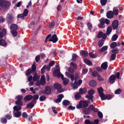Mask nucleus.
I'll return each mask as SVG.
<instances>
[{
    "label": "nucleus",
    "instance_id": "nucleus-1",
    "mask_svg": "<svg viewBox=\"0 0 124 124\" xmlns=\"http://www.w3.org/2000/svg\"><path fill=\"white\" fill-rule=\"evenodd\" d=\"M51 35L49 34L48 35L45 39V42H46L47 41V40L49 38L48 40L49 41L52 42L53 43H55L58 40V39L56 34L53 35L51 37H50Z\"/></svg>",
    "mask_w": 124,
    "mask_h": 124
},
{
    "label": "nucleus",
    "instance_id": "nucleus-2",
    "mask_svg": "<svg viewBox=\"0 0 124 124\" xmlns=\"http://www.w3.org/2000/svg\"><path fill=\"white\" fill-rule=\"evenodd\" d=\"M10 5L9 2L5 0H0V6L4 8H6Z\"/></svg>",
    "mask_w": 124,
    "mask_h": 124
},
{
    "label": "nucleus",
    "instance_id": "nucleus-3",
    "mask_svg": "<svg viewBox=\"0 0 124 124\" xmlns=\"http://www.w3.org/2000/svg\"><path fill=\"white\" fill-rule=\"evenodd\" d=\"M60 69L59 68L55 70L53 72V75L54 77H57L58 78L61 77V78H62L63 77V76L60 73Z\"/></svg>",
    "mask_w": 124,
    "mask_h": 124
},
{
    "label": "nucleus",
    "instance_id": "nucleus-4",
    "mask_svg": "<svg viewBox=\"0 0 124 124\" xmlns=\"http://www.w3.org/2000/svg\"><path fill=\"white\" fill-rule=\"evenodd\" d=\"M94 93V90L93 89H91L88 92V94L89 95H86V97L89 100H91V101L93 102V96L92 95Z\"/></svg>",
    "mask_w": 124,
    "mask_h": 124
},
{
    "label": "nucleus",
    "instance_id": "nucleus-5",
    "mask_svg": "<svg viewBox=\"0 0 124 124\" xmlns=\"http://www.w3.org/2000/svg\"><path fill=\"white\" fill-rule=\"evenodd\" d=\"M88 105L87 103L84 101H80L79 105H77L76 108L78 109L85 108L87 107Z\"/></svg>",
    "mask_w": 124,
    "mask_h": 124
},
{
    "label": "nucleus",
    "instance_id": "nucleus-6",
    "mask_svg": "<svg viewBox=\"0 0 124 124\" xmlns=\"http://www.w3.org/2000/svg\"><path fill=\"white\" fill-rule=\"evenodd\" d=\"M6 20L8 23H11L13 22L14 18L12 14H8L7 15Z\"/></svg>",
    "mask_w": 124,
    "mask_h": 124
},
{
    "label": "nucleus",
    "instance_id": "nucleus-7",
    "mask_svg": "<svg viewBox=\"0 0 124 124\" xmlns=\"http://www.w3.org/2000/svg\"><path fill=\"white\" fill-rule=\"evenodd\" d=\"M90 110H92L94 112H96L98 111V110L95 108L93 105H91L89 106L88 108L87 109L86 111H87L86 114H88L90 112Z\"/></svg>",
    "mask_w": 124,
    "mask_h": 124
},
{
    "label": "nucleus",
    "instance_id": "nucleus-8",
    "mask_svg": "<svg viewBox=\"0 0 124 124\" xmlns=\"http://www.w3.org/2000/svg\"><path fill=\"white\" fill-rule=\"evenodd\" d=\"M54 88L57 90V91L60 93L61 92L63 91L61 89V85L58 83H55L54 85Z\"/></svg>",
    "mask_w": 124,
    "mask_h": 124
},
{
    "label": "nucleus",
    "instance_id": "nucleus-9",
    "mask_svg": "<svg viewBox=\"0 0 124 124\" xmlns=\"http://www.w3.org/2000/svg\"><path fill=\"white\" fill-rule=\"evenodd\" d=\"M98 93L100 97L101 98V100L104 99V97L103 96L104 95V94L103 93V89L101 87L99 88H98Z\"/></svg>",
    "mask_w": 124,
    "mask_h": 124
},
{
    "label": "nucleus",
    "instance_id": "nucleus-10",
    "mask_svg": "<svg viewBox=\"0 0 124 124\" xmlns=\"http://www.w3.org/2000/svg\"><path fill=\"white\" fill-rule=\"evenodd\" d=\"M116 76L115 75H111L108 80V82L111 84H112L115 82Z\"/></svg>",
    "mask_w": 124,
    "mask_h": 124
},
{
    "label": "nucleus",
    "instance_id": "nucleus-11",
    "mask_svg": "<svg viewBox=\"0 0 124 124\" xmlns=\"http://www.w3.org/2000/svg\"><path fill=\"white\" fill-rule=\"evenodd\" d=\"M118 25V21L116 20L114 21L112 24V27L113 29H116Z\"/></svg>",
    "mask_w": 124,
    "mask_h": 124
},
{
    "label": "nucleus",
    "instance_id": "nucleus-12",
    "mask_svg": "<svg viewBox=\"0 0 124 124\" xmlns=\"http://www.w3.org/2000/svg\"><path fill=\"white\" fill-rule=\"evenodd\" d=\"M97 37L99 38H102V39H105L106 38L107 36L105 34L103 33L102 32H100L97 35Z\"/></svg>",
    "mask_w": 124,
    "mask_h": 124
},
{
    "label": "nucleus",
    "instance_id": "nucleus-13",
    "mask_svg": "<svg viewBox=\"0 0 124 124\" xmlns=\"http://www.w3.org/2000/svg\"><path fill=\"white\" fill-rule=\"evenodd\" d=\"M114 16L113 11H109L106 13L107 17L108 18L111 19Z\"/></svg>",
    "mask_w": 124,
    "mask_h": 124
},
{
    "label": "nucleus",
    "instance_id": "nucleus-14",
    "mask_svg": "<svg viewBox=\"0 0 124 124\" xmlns=\"http://www.w3.org/2000/svg\"><path fill=\"white\" fill-rule=\"evenodd\" d=\"M63 97V96L62 94H60L58 96V98L55 99L54 101L55 103H58L61 101L62 98Z\"/></svg>",
    "mask_w": 124,
    "mask_h": 124
},
{
    "label": "nucleus",
    "instance_id": "nucleus-15",
    "mask_svg": "<svg viewBox=\"0 0 124 124\" xmlns=\"http://www.w3.org/2000/svg\"><path fill=\"white\" fill-rule=\"evenodd\" d=\"M45 76L44 75H42L41 77L40 81V84L43 85L45 84Z\"/></svg>",
    "mask_w": 124,
    "mask_h": 124
},
{
    "label": "nucleus",
    "instance_id": "nucleus-16",
    "mask_svg": "<svg viewBox=\"0 0 124 124\" xmlns=\"http://www.w3.org/2000/svg\"><path fill=\"white\" fill-rule=\"evenodd\" d=\"M51 92V90L50 87L48 86L46 87L45 88V90L44 92L43 93L46 94H50Z\"/></svg>",
    "mask_w": 124,
    "mask_h": 124
},
{
    "label": "nucleus",
    "instance_id": "nucleus-17",
    "mask_svg": "<svg viewBox=\"0 0 124 124\" xmlns=\"http://www.w3.org/2000/svg\"><path fill=\"white\" fill-rule=\"evenodd\" d=\"M10 29L12 31L16 30L18 28V26L15 24H13L10 27Z\"/></svg>",
    "mask_w": 124,
    "mask_h": 124
},
{
    "label": "nucleus",
    "instance_id": "nucleus-18",
    "mask_svg": "<svg viewBox=\"0 0 124 124\" xmlns=\"http://www.w3.org/2000/svg\"><path fill=\"white\" fill-rule=\"evenodd\" d=\"M21 106L19 105H16L14 106L13 107L14 111H19L21 109Z\"/></svg>",
    "mask_w": 124,
    "mask_h": 124
},
{
    "label": "nucleus",
    "instance_id": "nucleus-19",
    "mask_svg": "<svg viewBox=\"0 0 124 124\" xmlns=\"http://www.w3.org/2000/svg\"><path fill=\"white\" fill-rule=\"evenodd\" d=\"M103 96L104 98H103L104 99L101 100H103L106 99H107L108 100H110L112 98V95L110 94H108L106 95H105L104 94Z\"/></svg>",
    "mask_w": 124,
    "mask_h": 124
},
{
    "label": "nucleus",
    "instance_id": "nucleus-20",
    "mask_svg": "<svg viewBox=\"0 0 124 124\" xmlns=\"http://www.w3.org/2000/svg\"><path fill=\"white\" fill-rule=\"evenodd\" d=\"M33 98L32 96L31 95H27L24 98L25 101H29L31 100Z\"/></svg>",
    "mask_w": 124,
    "mask_h": 124
},
{
    "label": "nucleus",
    "instance_id": "nucleus-21",
    "mask_svg": "<svg viewBox=\"0 0 124 124\" xmlns=\"http://www.w3.org/2000/svg\"><path fill=\"white\" fill-rule=\"evenodd\" d=\"M61 78L62 80L63 84L64 85H66L68 84L69 82L68 79L66 78Z\"/></svg>",
    "mask_w": 124,
    "mask_h": 124
},
{
    "label": "nucleus",
    "instance_id": "nucleus-22",
    "mask_svg": "<svg viewBox=\"0 0 124 124\" xmlns=\"http://www.w3.org/2000/svg\"><path fill=\"white\" fill-rule=\"evenodd\" d=\"M13 113L15 117H19L21 116V113L19 111H13Z\"/></svg>",
    "mask_w": 124,
    "mask_h": 124
},
{
    "label": "nucleus",
    "instance_id": "nucleus-23",
    "mask_svg": "<svg viewBox=\"0 0 124 124\" xmlns=\"http://www.w3.org/2000/svg\"><path fill=\"white\" fill-rule=\"evenodd\" d=\"M108 66L107 62H105L102 64L101 65V67L102 69L105 70L107 69Z\"/></svg>",
    "mask_w": 124,
    "mask_h": 124
},
{
    "label": "nucleus",
    "instance_id": "nucleus-24",
    "mask_svg": "<svg viewBox=\"0 0 124 124\" xmlns=\"http://www.w3.org/2000/svg\"><path fill=\"white\" fill-rule=\"evenodd\" d=\"M113 14L115 15H117L118 14V10L117 7H115L113 8Z\"/></svg>",
    "mask_w": 124,
    "mask_h": 124
},
{
    "label": "nucleus",
    "instance_id": "nucleus-25",
    "mask_svg": "<svg viewBox=\"0 0 124 124\" xmlns=\"http://www.w3.org/2000/svg\"><path fill=\"white\" fill-rule=\"evenodd\" d=\"M35 104L34 102H32V101L31 102L27 104L26 106V108H31L34 106Z\"/></svg>",
    "mask_w": 124,
    "mask_h": 124
},
{
    "label": "nucleus",
    "instance_id": "nucleus-26",
    "mask_svg": "<svg viewBox=\"0 0 124 124\" xmlns=\"http://www.w3.org/2000/svg\"><path fill=\"white\" fill-rule=\"evenodd\" d=\"M6 45L7 42L4 40L2 39L0 40V45L5 46Z\"/></svg>",
    "mask_w": 124,
    "mask_h": 124
},
{
    "label": "nucleus",
    "instance_id": "nucleus-27",
    "mask_svg": "<svg viewBox=\"0 0 124 124\" xmlns=\"http://www.w3.org/2000/svg\"><path fill=\"white\" fill-rule=\"evenodd\" d=\"M82 55L84 57H86L87 56L88 53L87 52L84 50H82L80 52Z\"/></svg>",
    "mask_w": 124,
    "mask_h": 124
},
{
    "label": "nucleus",
    "instance_id": "nucleus-28",
    "mask_svg": "<svg viewBox=\"0 0 124 124\" xmlns=\"http://www.w3.org/2000/svg\"><path fill=\"white\" fill-rule=\"evenodd\" d=\"M2 32L4 31V32H0V37L1 38H2L3 36L6 33V30L4 28L2 29Z\"/></svg>",
    "mask_w": 124,
    "mask_h": 124
},
{
    "label": "nucleus",
    "instance_id": "nucleus-29",
    "mask_svg": "<svg viewBox=\"0 0 124 124\" xmlns=\"http://www.w3.org/2000/svg\"><path fill=\"white\" fill-rule=\"evenodd\" d=\"M39 79V76H38L37 73H35L33 78V80L36 81Z\"/></svg>",
    "mask_w": 124,
    "mask_h": 124
},
{
    "label": "nucleus",
    "instance_id": "nucleus-30",
    "mask_svg": "<svg viewBox=\"0 0 124 124\" xmlns=\"http://www.w3.org/2000/svg\"><path fill=\"white\" fill-rule=\"evenodd\" d=\"M85 63L89 65H92V62L90 60L86 59H85L84 60Z\"/></svg>",
    "mask_w": 124,
    "mask_h": 124
},
{
    "label": "nucleus",
    "instance_id": "nucleus-31",
    "mask_svg": "<svg viewBox=\"0 0 124 124\" xmlns=\"http://www.w3.org/2000/svg\"><path fill=\"white\" fill-rule=\"evenodd\" d=\"M112 31V29L111 26H109L107 28L106 31V33L107 35L109 34Z\"/></svg>",
    "mask_w": 124,
    "mask_h": 124
},
{
    "label": "nucleus",
    "instance_id": "nucleus-32",
    "mask_svg": "<svg viewBox=\"0 0 124 124\" xmlns=\"http://www.w3.org/2000/svg\"><path fill=\"white\" fill-rule=\"evenodd\" d=\"M33 100L32 101V102H34V103H36V100L38 99L39 98L38 95H35L33 97Z\"/></svg>",
    "mask_w": 124,
    "mask_h": 124
},
{
    "label": "nucleus",
    "instance_id": "nucleus-33",
    "mask_svg": "<svg viewBox=\"0 0 124 124\" xmlns=\"http://www.w3.org/2000/svg\"><path fill=\"white\" fill-rule=\"evenodd\" d=\"M96 83L95 81L94 80H92L90 81L89 84L90 86H94L96 84Z\"/></svg>",
    "mask_w": 124,
    "mask_h": 124
},
{
    "label": "nucleus",
    "instance_id": "nucleus-34",
    "mask_svg": "<svg viewBox=\"0 0 124 124\" xmlns=\"http://www.w3.org/2000/svg\"><path fill=\"white\" fill-rule=\"evenodd\" d=\"M81 95L80 93H78L75 95V99L76 100H78L81 97Z\"/></svg>",
    "mask_w": 124,
    "mask_h": 124
},
{
    "label": "nucleus",
    "instance_id": "nucleus-35",
    "mask_svg": "<svg viewBox=\"0 0 124 124\" xmlns=\"http://www.w3.org/2000/svg\"><path fill=\"white\" fill-rule=\"evenodd\" d=\"M15 104L16 105L21 106L23 105L22 101H15Z\"/></svg>",
    "mask_w": 124,
    "mask_h": 124
},
{
    "label": "nucleus",
    "instance_id": "nucleus-36",
    "mask_svg": "<svg viewBox=\"0 0 124 124\" xmlns=\"http://www.w3.org/2000/svg\"><path fill=\"white\" fill-rule=\"evenodd\" d=\"M62 103L64 105L67 106L70 104V101L67 100H65L63 101Z\"/></svg>",
    "mask_w": 124,
    "mask_h": 124
},
{
    "label": "nucleus",
    "instance_id": "nucleus-37",
    "mask_svg": "<svg viewBox=\"0 0 124 124\" xmlns=\"http://www.w3.org/2000/svg\"><path fill=\"white\" fill-rule=\"evenodd\" d=\"M79 91L81 94H83L87 92L86 89H80L79 90Z\"/></svg>",
    "mask_w": 124,
    "mask_h": 124
},
{
    "label": "nucleus",
    "instance_id": "nucleus-38",
    "mask_svg": "<svg viewBox=\"0 0 124 124\" xmlns=\"http://www.w3.org/2000/svg\"><path fill=\"white\" fill-rule=\"evenodd\" d=\"M35 64V63L34 62L32 66L31 70L32 72L35 71L36 70V67Z\"/></svg>",
    "mask_w": 124,
    "mask_h": 124
},
{
    "label": "nucleus",
    "instance_id": "nucleus-39",
    "mask_svg": "<svg viewBox=\"0 0 124 124\" xmlns=\"http://www.w3.org/2000/svg\"><path fill=\"white\" fill-rule=\"evenodd\" d=\"M117 46V44L116 42H113L110 45V47L112 48H115Z\"/></svg>",
    "mask_w": 124,
    "mask_h": 124
},
{
    "label": "nucleus",
    "instance_id": "nucleus-40",
    "mask_svg": "<svg viewBox=\"0 0 124 124\" xmlns=\"http://www.w3.org/2000/svg\"><path fill=\"white\" fill-rule=\"evenodd\" d=\"M54 21H51L49 23V27L50 28H51L54 27Z\"/></svg>",
    "mask_w": 124,
    "mask_h": 124
},
{
    "label": "nucleus",
    "instance_id": "nucleus-41",
    "mask_svg": "<svg viewBox=\"0 0 124 124\" xmlns=\"http://www.w3.org/2000/svg\"><path fill=\"white\" fill-rule=\"evenodd\" d=\"M107 2V0H100L102 6H105Z\"/></svg>",
    "mask_w": 124,
    "mask_h": 124
},
{
    "label": "nucleus",
    "instance_id": "nucleus-42",
    "mask_svg": "<svg viewBox=\"0 0 124 124\" xmlns=\"http://www.w3.org/2000/svg\"><path fill=\"white\" fill-rule=\"evenodd\" d=\"M78 84L77 83V80H75V83L73 85V89L77 88L78 87Z\"/></svg>",
    "mask_w": 124,
    "mask_h": 124
},
{
    "label": "nucleus",
    "instance_id": "nucleus-43",
    "mask_svg": "<svg viewBox=\"0 0 124 124\" xmlns=\"http://www.w3.org/2000/svg\"><path fill=\"white\" fill-rule=\"evenodd\" d=\"M98 45L99 46L101 47L103 46L104 44V41L103 40L101 39L98 42Z\"/></svg>",
    "mask_w": 124,
    "mask_h": 124
},
{
    "label": "nucleus",
    "instance_id": "nucleus-44",
    "mask_svg": "<svg viewBox=\"0 0 124 124\" xmlns=\"http://www.w3.org/2000/svg\"><path fill=\"white\" fill-rule=\"evenodd\" d=\"M17 101H22L23 99V97L21 95H18L16 98Z\"/></svg>",
    "mask_w": 124,
    "mask_h": 124
},
{
    "label": "nucleus",
    "instance_id": "nucleus-45",
    "mask_svg": "<svg viewBox=\"0 0 124 124\" xmlns=\"http://www.w3.org/2000/svg\"><path fill=\"white\" fill-rule=\"evenodd\" d=\"M1 121L2 123L5 124L7 122V120L5 118L3 117L1 118Z\"/></svg>",
    "mask_w": 124,
    "mask_h": 124
},
{
    "label": "nucleus",
    "instance_id": "nucleus-46",
    "mask_svg": "<svg viewBox=\"0 0 124 124\" xmlns=\"http://www.w3.org/2000/svg\"><path fill=\"white\" fill-rule=\"evenodd\" d=\"M11 32L14 37H15L17 35V32L16 30L12 31Z\"/></svg>",
    "mask_w": 124,
    "mask_h": 124
},
{
    "label": "nucleus",
    "instance_id": "nucleus-47",
    "mask_svg": "<svg viewBox=\"0 0 124 124\" xmlns=\"http://www.w3.org/2000/svg\"><path fill=\"white\" fill-rule=\"evenodd\" d=\"M31 73H32V70H31L30 69H29L26 71V75L27 76H29Z\"/></svg>",
    "mask_w": 124,
    "mask_h": 124
},
{
    "label": "nucleus",
    "instance_id": "nucleus-48",
    "mask_svg": "<svg viewBox=\"0 0 124 124\" xmlns=\"http://www.w3.org/2000/svg\"><path fill=\"white\" fill-rule=\"evenodd\" d=\"M118 37L117 35L116 34L112 36V39L113 41H116Z\"/></svg>",
    "mask_w": 124,
    "mask_h": 124
},
{
    "label": "nucleus",
    "instance_id": "nucleus-49",
    "mask_svg": "<svg viewBox=\"0 0 124 124\" xmlns=\"http://www.w3.org/2000/svg\"><path fill=\"white\" fill-rule=\"evenodd\" d=\"M28 13V10L27 9H25L24 11L23 14L25 17L26 16Z\"/></svg>",
    "mask_w": 124,
    "mask_h": 124
},
{
    "label": "nucleus",
    "instance_id": "nucleus-50",
    "mask_svg": "<svg viewBox=\"0 0 124 124\" xmlns=\"http://www.w3.org/2000/svg\"><path fill=\"white\" fill-rule=\"evenodd\" d=\"M119 50L117 48L113 49L112 51V53L114 54H117L119 52Z\"/></svg>",
    "mask_w": 124,
    "mask_h": 124
},
{
    "label": "nucleus",
    "instance_id": "nucleus-51",
    "mask_svg": "<svg viewBox=\"0 0 124 124\" xmlns=\"http://www.w3.org/2000/svg\"><path fill=\"white\" fill-rule=\"evenodd\" d=\"M78 57L77 55L75 54H73L72 55V61L75 60Z\"/></svg>",
    "mask_w": 124,
    "mask_h": 124
},
{
    "label": "nucleus",
    "instance_id": "nucleus-52",
    "mask_svg": "<svg viewBox=\"0 0 124 124\" xmlns=\"http://www.w3.org/2000/svg\"><path fill=\"white\" fill-rule=\"evenodd\" d=\"M116 55L115 54H112L110 58L111 60H114L116 58Z\"/></svg>",
    "mask_w": 124,
    "mask_h": 124
},
{
    "label": "nucleus",
    "instance_id": "nucleus-53",
    "mask_svg": "<svg viewBox=\"0 0 124 124\" xmlns=\"http://www.w3.org/2000/svg\"><path fill=\"white\" fill-rule=\"evenodd\" d=\"M98 79L100 81H104V79L100 75H99L97 76Z\"/></svg>",
    "mask_w": 124,
    "mask_h": 124
},
{
    "label": "nucleus",
    "instance_id": "nucleus-54",
    "mask_svg": "<svg viewBox=\"0 0 124 124\" xmlns=\"http://www.w3.org/2000/svg\"><path fill=\"white\" fill-rule=\"evenodd\" d=\"M68 71L69 72L71 73H73L74 72V69L71 67H70L68 69Z\"/></svg>",
    "mask_w": 124,
    "mask_h": 124
},
{
    "label": "nucleus",
    "instance_id": "nucleus-55",
    "mask_svg": "<svg viewBox=\"0 0 124 124\" xmlns=\"http://www.w3.org/2000/svg\"><path fill=\"white\" fill-rule=\"evenodd\" d=\"M108 48V46H103L101 48V50L103 52L107 50Z\"/></svg>",
    "mask_w": 124,
    "mask_h": 124
},
{
    "label": "nucleus",
    "instance_id": "nucleus-56",
    "mask_svg": "<svg viewBox=\"0 0 124 124\" xmlns=\"http://www.w3.org/2000/svg\"><path fill=\"white\" fill-rule=\"evenodd\" d=\"M98 116L100 118H102L103 115L102 114L100 111L98 113Z\"/></svg>",
    "mask_w": 124,
    "mask_h": 124
},
{
    "label": "nucleus",
    "instance_id": "nucleus-57",
    "mask_svg": "<svg viewBox=\"0 0 124 124\" xmlns=\"http://www.w3.org/2000/svg\"><path fill=\"white\" fill-rule=\"evenodd\" d=\"M92 75L93 76L96 77L98 76L99 74L97 72L94 71L92 73Z\"/></svg>",
    "mask_w": 124,
    "mask_h": 124
},
{
    "label": "nucleus",
    "instance_id": "nucleus-58",
    "mask_svg": "<svg viewBox=\"0 0 124 124\" xmlns=\"http://www.w3.org/2000/svg\"><path fill=\"white\" fill-rule=\"evenodd\" d=\"M121 90L120 89H118L116 90L115 92V94H120L121 92Z\"/></svg>",
    "mask_w": 124,
    "mask_h": 124
},
{
    "label": "nucleus",
    "instance_id": "nucleus-59",
    "mask_svg": "<svg viewBox=\"0 0 124 124\" xmlns=\"http://www.w3.org/2000/svg\"><path fill=\"white\" fill-rule=\"evenodd\" d=\"M70 65L74 67V69H76L77 68V65L75 63H74L72 62H71L70 63Z\"/></svg>",
    "mask_w": 124,
    "mask_h": 124
},
{
    "label": "nucleus",
    "instance_id": "nucleus-60",
    "mask_svg": "<svg viewBox=\"0 0 124 124\" xmlns=\"http://www.w3.org/2000/svg\"><path fill=\"white\" fill-rule=\"evenodd\" d=\"M22 116L24 118H27L28 116L27 114L25 112H23L22 114Z\"/></svg>",
    "mask_w": 124,
    "mask_h": 124
},
{
    "label": "nucleus",
    "instance_id": "nucleus-61",
    "mask_svg": "<svg viewBox=\"0 0 124 124\" xmlns=\"http://www.w3.org/2000/svg\"><path fill=\"white\" fill-rule=\"evenodd\" d=\"M89 55L90 57L93 58H95L96 57V55L94 54L91 52L89 53Z\"/></svg>",
    "mask_w": 124,
    "mask_h": 124
},
{
    "label": "nucleus",
    "instance_id": "nucleus-62",
    "mask_svg": "<svg viewBox=\"0 0 124 124\" xmlns=\"http://www.w3.org/2000/svg\"><path fill=\"white\" fill-rule=\"evenodd\" d=\"M104 23L108 25V24L110 23L109 20L107 19L106 18L104 20Z\"/></svg>",
    "mask_w": 124,
    "mask_h": 124
},
{
    "label": "nucleus",
    "instance_id": "nucleus-63",
    "mask_svg": "<svg viewBox=\"0 0 124 124\" xmlns=\"http://www.w3.org/2000/svg\"><path fill=\"white\" fill-rule=\"evenodd\" d=\"M46 97L44 96H41L39 98V100L41 101H42L46 99Z\"/></svg>",
    "mask_w": 124,
    "mask_h": 124
},
{
    "label": "nucleus",
    "instance_id": "nucleus-64",
    "mask_svg": "<svg viewBox=\"0 0 124 124\" xmlns=\"http://www.w3.org/2000/svg\"><path fill=\"white\" fill-rule=\"evenodd\" d=\"M85 124H93V122H91L90 121L88 120H87L85 121Z\"/></svg>",
    "mask_w": 124,
    "mask_h": 124
}]
</instances>
